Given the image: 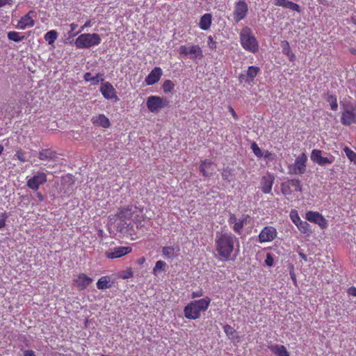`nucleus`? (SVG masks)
Here are the masks:
<instances>
[{
    "label": "nucleus",
    "instance_id": "c9c22d12",
    "mask_svg": "<svg viewBox=\"0 0 356 356\" xmlns=\"http://www.w3.org/2000/svg\"><path fill=\"white\" fill-rule=\"evenodd\" d=\"M326 100L327 102L330 103L331 109L332 111H337L338 108V104L336 96L327 94L326 97Z\"/></svg>",
    "mask_w": 356,
    "mask_h": 356
},
{
    "label": "nucleus",
    "instance_id": "49530a36",
    "mask_svg": "<svg viewBox=\"0 0 356 356\" xmlns=\"http://www.w3.org/2000/svg\"><path fill=\"white\" fill-rule=\"evenodd\" d=\"M92 26V22L90 19L88 20L86 22V23L80 28V29L77 31V32H75L72 36H76V35H78L79 33H81L82 31H83L86 28L88 27H90Z\"/></svg>",
    "mask_w": 356,
    "mask_h": 356
},
{
    "label": "nucleus",
    "instance_id": "bb28decb",
    "mask_svg": "<svg viewBox=\"0 0 356 356\" xmlns=\"http://www.w3.org/2000/svg\"><path fill=\"white\" fill-rule=\"evenodd\" d=\"M250 218L248 215H243L241 218H238L237 222L232 227L234 232L240 235L242 233V229L245 225L247 224L248 220Z\"/></svg>",
    "mask_w": 356,
    "mask_h": 356
},
{
    "label": "nucleus",
    "instance_id": "09e8293b",
    "mask_svg": "<svg viewBox=\"0 0 356 356\" xmlns=\"http://www.w3.org/2000/svg\"><path fill=\"white\" fill-rule=\"evenodd\" d=\"M250 147L255 156H261V149L255 143H252Z\"/></svg>",
    "mask_w": 356,
    "mask_h": 356
},
{
    "label": "nucleus",
    "instance_id": "8fccbe9b",
    "mask_svg": "<svg viewBox=\"0 0 356 356\" xmlns=\"http://www.w3.org/2000/svg\"><path fill=\"white\" fill-rule=\"evenodd\" d=\"M207 44L211 49H215L216 48V42L211 35L208 37Z\"/></svg>",
    "mask_w": 356,
    "mask_h": 356
},
{
    "label": "nucleus",
    "instance_id": "b1692460",
    "mask_svg": "<svg viewBox=\"0 0 356 356\" xmlns=\"http://www.w3.org/2000/svg\"><path fill=\"white\" fill-rule=\"evenodd\" d=\"M132 207H133V205H128L127 207L120 208L118 213L116 214L117 217L121 221H126L127 220H131L132 211H133Z\"/></svg>",
    "mask_w": 356,
    "mask_h": 356
},
{
    "label": "nucleus",
    "instance_id": "2eb2a0df",
    "mask_svg": "<svg viewBox=\"0 0 356 356\" xmlns=\"http://www.w3.org/2000/svg\"><path fill=\"white\" fill-rule=\"evenodd\" d=\"M92 282L93 279L85 273L79 274L77 277L73 280V282L79 291L86 289L92 284Z\"/></svg>",
    "mask_w": 356,
    "mask_h": 356
},
{
    "label": "nucleus",
    "instance_id": "6e6d98bb",
    "mask_svg": "<svg viewBox=\"0 0 356 356\" xmlns=\"http://www.w3.org/2000/svg\"><path fill=\"white\" fill-rule=\"evenodd\" d=\"M133 276H134L133 271L131 270V269H129L126 271L125 275L122 276V278L128 279V278L132 277Z\"/></svg>",
    "mask_w": 356,
    "mask_h": 356
},
{
    "label": "nucleus",
    "instance_id": "a19ab883",
    "mask_svg": "<svg viewBox=\"0 0 356 356\" xmlns=\"http://www.w3.org/2000/svg\"><path fill=\"white\" fill-rule=\"evenodd\" d=\"M56 154H61L60 153H58L56 152H55L54 150L51 149H42L40 152V156H55Z\"/></svg>",
    "mask_w": 356,
    "mask_h": 356
},
{
    "label": "nucleus",
    "instance_id": "0e129e2a",
    "mask_svg": "<svg viewBox=\"0 0 356 356\" xmlns=\"http://www.w3.org/2000/svg\"><path fill=\"white\" fill-rule=\"evenodd\" d=\"M201 296H202V293H195V292H193L192 293V298H196V297H200Z\"/></svg>",
    "mask_w": 356,
    "mask_h": 356
},
{
    "label": "nucleus",
    "instance_id": "c03bdc74",
    "mask_svg": "<svg viewBox=\"0 0 356 356\" xmlns=\"http://www.w3.org/2000/svg\"><path fill=\"white\" fill-rule=\"evenodd\" d=\"M223 330L227 336L229 337H232L234 334L236 333L235 330L229 325H225L223 327Z\"/></svg>",
    "mask_w": 356,
    "mask_h": 356
},
{
    "label": "nucleus",
    "instance_id": "6e6552de",
    "mask_svg": "<svg viewBox=\"0 0 356 356\" xmlns=\"http://www.w3.org/2000/svg\"><path fill=\"white\" fill-rule=\"evenodd\" d=\"M168 104L166 99L159 96H150L147 99V107L152 113H158Z\"/></svg>",
    "mask_w": 356,
    "mask_h": 356
},
{
    "label": "nucleus",
    "instance_id": "7ed1b4c3",
    "mask_svg": "<svg viewBox=\"0 0 356 356\" xmlns=\"http://www.w3.org/2000/svg\"><path fill=\"white\" fill-rule=\"evenodd\" d=\"M241 44L244 49L251 53H256L259 50L257 40L252 30L246 26L241 29L240 33Z\"/></svg>",
    "mask_w": 356,
    "mask_h": 356
},
{
    "label": "nucleus",
    "instance_id": "f3484780",
    "mask_svg": "<svg viewBox=\"0 0 356 356\" xmlns=\"http://www.w3.org/2000/svg\"><path fill=\"white\" fill-rule=\"evenodd\" d=\"M35 13L33 10H30L18 21L17 28L24 30L26 27L33 26L35 22L33 17H35Z\"/></svg>",
    "mask_w": 356,
    "mask_h": 356
},
{
    "label": "nucleus",
    "instance_id": "393cba45",
    "mask_svg": "<svg viewBox=\"0 0 356 356\" xmlns=\"http://www.w3.org/2000/svg\"><path fill=\"white\" fill-rule=\"evenodd\" d=\"M269 350L276 356H290L286 347L283 345L273 344L268 346Z\"/></svg>",
    "mask_w": 356,
    "mask_h": 356
},
{
    "label": "nucleus",
    "instance_id": "473e14b6",
    "mask_svg": "<svg viewBox=\"0 0 356 356\" xmlns=\"http://www.w3.org/2000/svg\"><path fill=\"white\" fill-rule=\"evenodd\" d=\"M166 266H167V264H166V263L165 261H163L162 260L157 261L156 262V264H155L154 267L153 268L152 273L155 276H157L158 274L161 271H165V270Z\"/></svg>",
    "mask_w": 356,
    "mask_h": 356
},
{
    "label": "nucleus",
    "instance_id": "58836bf2",
    "mask_svg": "<svg viewBox=\"0 0 356 356\" xmlns=\"http://www.w3.org/2000/svg\"><path fill=\"white\" fill-rule=\"evenodd\" d=\"M289 216H290L291 220L296 225L301 220V219L298 215V213L296 209L291 210Z\"/></svg>",
    "mask_w": 356,
    "mask_h": 356
},
{
    "label": "nucleus",
    "instance_id": "9d476101",
    "mask_svg": "<svg viewBox=\"0 0 356 356\" xmlns=\"http://www.w3.org/2000/svg\"><path fill=\"white\" fill-rule=\"evenodd\" d=\"M277 235L276 229L272 226H266L260 232L258 236L259 243L273 241Z\"/></svg>",
    "mask_w": 356,
    "mask_h": 356
},
{
    "label": "nucleus",
    "instance_id": "4468645a",
    "mask_svg": "<svg viewBox=\"0 0 356 356\" xmlns=\"http://www.w3.org/2000/svg\"><path fill=\"white\" fill-rule=\"evenodd\" d=\"M131 251L132 248L130 246L116 247L110 251L106 252V257L111 259L120 258L131 253Z\"/></svg>",
    "mask_w": 356,
    "mask_h": 356
},
{
    "label": "nucleus",
    "instance_id": "0eeeda50",
    "mask_svg": "<svg viewBox=\"0 0 356 356\" xmlns=\"http://www.w3.org/2000/svg\"><path fill=\"white\" fill-rule=\"evenodd\" d=\"M341 122L342 124L349 126L356 122V106L352 104L344 106L341 114Z\"/></svg>",
    "mask_w": 356,
    "mask_h": 356
},
{
    "label": "nucleus",
    "instance_id": "864d4df0",
    "mask_svg": "<svg viewBox=\"0 0 356 356\" xmlns=\"http://www.w3.org/2000/svg\"><path fill=\"white\" fill-rule=\"evenodd\" d=\"M343 152L346 156H356V154L348 147L343 148Z\"/></svg>",
    "mask_w": 356,
    "mask_h": 356
},
{
    "label": "nucleus",
    "instance_id": "3c124183",
    "mask_svg": "<svg viewBox=\"0 0 356 356\" xmlns=\"http://www.w3.org/2000/svg\"><path fill=\"white\" fill-rule=\"evenodd\" d=\"M70 31L69 32L70 37H73L72 35L74 33V31L78 27V25L74 23H72L70 24Z\"/></svg>",
    "mask_w": 356,
    "mask_h": 356
},
{
    "label": "nucleus",
    "instance_id": "c85d7f7f",
    "mask_svg": "<svg viewBox=\"0 0 356 356\" xmlns=\"http://www.w3.org/2000/svg\"><path fill=\"white\" fill-rule=\"evenodd\" d=\"M112 286L111 277L108 275L102 276L97 282V288L99 290H104Z\"/></svg>",
    "mask_w": 356,
    "mask_h": 356
},
{
    "label": "nucleus",
    "instance_id": "aec40b11",
    "mask_svg": "<svg viewBox=\"0 0 356 356\" xmlns=\"http://www.w3.org/2000/svg\"><path fill=\"white\" fill-rule=\"evenodd\" d=\"M162 75V70L160 67H154L148 76L145 78L146 84L148 86L157 83Z\"/></svg>",
    "mask_w": 356,
    "mask_h": 356
},
{
    "label": "nucleus",
    "instance_id": "774afa93",
    "mask_svg": "<svg viewBox=\"0 0 356 356\" xmlns=\"http://www.w3.org/2000/svg\"><path fill=\"white\" fill-rule=\"evenodd\" d=\"M6 5L5 0H0V8Z\"/></svg>",
    "mask_w": 356,
    "mask_h": 356
},
{
    "label": "nucleus",
    "instance_id": "37998d69",
    "mask_svg": "<svg viewBox=\"0 0 356 356\" xmlns=\"http://www.w3.org/2000/svg\"><path fill=\"white\" fill-rule=\"evenodd\" d=\"M281 47L282 49V52L284 54L286 55L287 54H289L290 51H291L289 43L286 40H284L281 42Z\"/></svg>",
    "mask_w": 356,
    "mask_h": 356
},
{
    "label": "nucleus",
    "instance_id": "ddd939ff",
    "mask_svg": "<svg viewBox=\"0 0 356 356\" xmlns=\"http://www.w3.org/2000/svg\"><path fill=\"white\" fill-rule=\"evenodd\" d=\"M307 157H297L295 163L289 165V174L302 175L306 170V162Z\"/></svg>",
    "mask_w": 356,
    "mask_h": 356
},
{
    "label": "nucleus",
    "instance_id": "bf43d9fd",
    "mask_svg": "<svg viewBox=\"0 0 356 356\" xmlns=\"http://www.w3.org/2000/svg\"><path fill=\"white\" fill-rule=\"evenodd\" d=\"M286 56H288L290 61H293L296 58V56L292 51H290L289 54H287Z\"/></svg>",
    "mask_w": 356,
    "mask_h": 356
},
{
    "label": "nucleus",
    "instance_id": "f8f14e48",
    "mask_svg": "<svg viewBox=\"0 0 356 356\" xmlns=\"http://www.w3.org/2000/svg\"><path fill=\"white\" fill-rule=\"evenodd\" d=\"M47 181V175L44 172H38L31 178L28 179L26 182L27 186L33 190L37 191L40 186Z\"/></svg>",
    "mask_w": 356,
    "mask_h": 356
},
{
    "label": "nucleus",
    "instance_id": "7c9ffc66",
    "mask_svg": "<svg viewBox=\"0 0 356 356\" xmlns=\"http://www.w3.org/2000/svg\"><path fill=\"white\" fill-rule=\"evenodd\" d=\"M83 78L86 81H91L94 84H97L99 82L104 81V74L98 73L96 76H92L90 72H86Z\"/></svg>",
    "mask_w": 356,
    "mask_h": 356
},
{
    "label": "nucleus",
    "instance_id": "a878e982",
    "mask_svg": "<svg viewBox=\"0 0 356 356\" xmlns=\"http://www.w3.org/2000/svg\"><path fill=\"white\" fill-rule=\"evenodd\" d=\"M274 4L277 6L300 12V6L297 3L288 0H274Z\"/></svg>",
    "mask_w": 356,
    "mask_h": 356
},
{
    "label": "nucleus",
    "instance_id": "2f4dec72",
    "mask_svg": "<svg viewBox=\"0 0 356 356\" xmlns=\"http://www.w3.org/2000/svg\"><path fill=\"white\" fill-rule=\"evenodd\" d=\"M8 40L14 41L15 42H19L24 40L25 36L19 32L9 31L7 34Z\"/></svg>",
    "mask_w": 356,
    "mask_h": 356
},
{
    "label": "nucleus",
    "instance_id": "69168bd1",
    "mask_svg": "<svg viewBox=\"0 0 356 356\" xmlns=\"http://www.w3.org/2000/svg\"><path fill=\"white\" fill-rule=\"evenodd\" d=\"M299 255L302 259L307 261V256L304 253L300 252Z\"/></svg>",
    "mask_w": 356,
    "mask_h": 356
},
{
    "label": "nucleus",
    "instance_id": "cd10ccee",
    "mask_svg": "<svg viewBox=\"0 0 356 356\" xmlns=\"http://www.w3.org/2000/svg\"><path fill=\"white\" fill-rule=\"evenodd\" d=\"M212 22V15L211 13H205L200 20L199 26L202 30L207 31L210 29Z\"/></svg>",
    "mask_w": 356,
    "mask_h": 356
},
{
    "label": "nucleus",
    "instance_id": "dca6fc26",
    "mask_svg": "<svg viewBox=\"0 0 356 356\" xmlns=\"http://www.w3.org/2000/svg\"><path fill=\"white\" fill-rule=\"evenodd\" d=\"M100 91L104 97L106 99H113L114 102L119 100L116 95L115 89L109 82L103 83L100 88Z\"/></svg>",
    "mask_w": 356,
    "mask_h": 356
},
{
    "label": "nucleus",
    "instance_id": "6ab92c4d",
    "mask_svg": "<svg viewBox=\"0 0 356 356\" xmlns=\"http://www.w3.org/2000/svg\"><path fill=\"white\" fill-rule=\"evenodd\" d=\"M132 211L131 220L136 224L137 227H139L141 226L142 222L145 220L144 209L143 207L133 205Z\"/></svg>",
    "mask_w": 356,
    "mask_h": 356
},
{
    "label": "nucleus",
    "instance_id": "39448f33",
    "mask_svg": "<svg viewBox=\"0 0 356 356\" xmlns=\"http://www.w3.org/2000/svg\"><path fill=\"white\" fill-rule=\"evenodd\" d=\"M280 190L282 194L287 199L293 198L296 193L302 192V184L298 179H287L281 183Z\"/></svg>",
    "mask_w": 356,
    "mask_h": 356
},
{
    "label": "nucleus",
    "instance_id": "680f3d73",
    "mask_svg": "<svg viewBox=\"0 0 356 356\" xmlns=\"http://www.w3.org/2000/svg\"><path fill=\"white\" fill-rule=\"evenodd\" d=\"M311 156H321V151L316 150V149H314L312 151V155Z\"/></svg>",
    "mask_w": 356,
    "mask_h": 356
},
{
    "label": "nucleus",
    "instance_id": "a18cd8bd",
    "mask_svg": "<svg viewBox=\"0 0 356 356\" xmlns=\"http://www.w3.org/2000/svg\"><path fill=\"white\" fill-rule=\"evenodd\" d=\"M8 214L5 211L0 213V229L6 226V222L8 219Z\"/></svg>",
    "mask_w": 356,
    "mask_h": 356
},
{
    "label": "nucleus",
    "instance_id": "13d9d810",
    "mask_svg": "<svg viewBox=\"0 0 356 356\" xmlns=\"http://www.w3.org/2000/svg\"><path fill=\"white\" fill-rule=\"evenodd\" d=\"M229 111L230 113L232 114V115L234 117V118L235 120H237L238 116H237L236 112L234 111V108L230 106V107H229Z\"/></svg>",
    "mask_w": 356,
    "mask_h": 356
},
{
    "label": "nucleus",
    "instance_id": "4be33fe9",
    "mask_svg": "<svg viewBox=\"0 0 356 356\" xmlns=\"http://www.w3.org/2000/svg\"><path fill=\"white\" fill-rule=\"evenodd\" d=\"M91 121L94 125L99 126L103 128H108L111 126L109 119L104 114L93 116Z\"/></svg>",
    "mask_w": 356,
    "mask_h": 356
},
{
    "label": "nucleus",
    "instance_id": "c756f323",
    "mask_svg": "<svg viewBox=\"0 0 356 356\" xmlns=\"http://www.w3.org/2000/svg\"><path fill=\"white\" fill-rule=\"evenodd\" d=\"M260 69L256 66H250L247 70L245 82L250 83L257 75Z\"/></svg>",
    "mask_w": 356,
    "mask_h": 356
},
{
    "label": "nucleus",
    "instance_id": "72a5a7b5",
    "mask_svg": "<svg viewBox=\"0 0 356 356\" xmlns=\"http://www.w3.org/2000/svg\"><path fill=\"white\" fill-rule=\"evenodd\" d=\"M58 38V33L55 30L48 31L44 36V40L49 44L54 43Z\"/></svg>",
    "mask_w": 356,
    "mask_h": 356
},
{
    "label": "nucleus",
    "instance_id": "f704fd0d",
    "mask_svg": "<svg viewBox=\"0 0 356 356\" xmlns=\"http://www.w3.org/2000/svg\"><path fill=\"white\" fill-rule=\"evenodd\" d=\"M296 227L299 229V231L303 234H309L311 233L310 225L306 221L300 220L297 225Z\"/></svg>",
    "mask_w": 356,
    "mask_h": 356
},
{
    "label": "nucleus",
    "instance_id": "412c9836",
    "mask_svg": "<svg viewBox=\"0 0 356 356\" xmlns=\"http://www.w3.org/2000/svg\"><path fill=\"white\" fill-rule=\"evenodd\" d=\"M200 169L204 177H209L216 171V165L213 163L206 160L200 165Z\"/></svg>",
    "mask_w": 356,
    "mask_h": 356
},
{
    "label": "nucleus",
    "instance_id": "603ef678",
    "mask_svg": "<svg viewBox=\"0 0 356 356\" xmlns=\"http://www.w3.org/2000/svg\"><path fill=\"white\" fill-rule=\"evenodd\" d=\"M237 220L238 218H236V216L234 214H231L228 220V222L229 225L233 224L234 225Z\"/></svg>",
    "mask_w": 356,
    "mask_h": 356
},
{
    "label": "nucleus",
    "instance_id": "5fc2aeb1",
    "mask_svg": "<svg viewBox=\"0 0 356 356\" xmlns=\"http://www.w3.org/2000/svg\"><path fill=\"white\" fill-rule=\"evenodd\" d=\"M348 293L349 296L356 297V287L351 286L348 289Z\"/></svg>",
    "mask_w": 356,
    "mask_h": 356
},
{
    "label": "nucleus",
    "instance_id": "5701e85b",
    "mask_svg": "<svg viewBox=\"0 0 356 356\" xmlns=\"http://www.w3.org/2000/svg\"><path fill=\"white\" fill-rule=\"evenodd\" d=\"M180 248L179 245L173 246H164L162 248V254L164 258L172 259L177 257L179 253Z\"/></svg>",
    "mask_w": 356,
    "mask_h": 356
},
{
    "label": "nucleus",
    "instance_id": "a211bd4d",
    "mask_svg": "<svg viewBox=\"0 0 356 356\" xmlns=\"http://www.w3.org/2000/svg\"><path fill=\"white\" fill-rule=\"evenodd\" d=\"M275 181L273 175L267 174L261 177L260 181V188L264 193L268 194L271 192L272 187Z\"/></svg>",
    "mask_w": 356,
    "mask_h": 356
},
{
    "label": "nucleus",
    "instance_id": "338daca9",
    "mask_svg": "<svg viewBox=\"0 0 356 356\" xmlns=\"http://www.w3.org/2000/svg\"><path fill=\"white\" fill-rule=\"evenodd\" d=\"M351 162L356 165V157H348Z\"/></svg>",
    "mask_w": 356,
    "mask_h": 356
},
{
    "label": "nucleus",
    "instance_id": "de8ad7c7",
    "mask_svg": "<svg viewBox=\"0 0 356 356\" xmlns=\"http://www.w3.org/2000/svg\"><path fill=\"white\" fill-rule=\"evenodd\" d=\"M265 264L266 266L271 267L274 264V258L270 253H267L265 259Z\"/></svg>",
    "mask_w": 356,
    "mask_h": 356
},
{
    "label": "nucleus",
    "instance_id": "e433bc0d",
    "mask_svg": "<svg viewBox=\"0 0 356 356\" xmlns=\"http://www.w3.org/2000/svg\"><path fill=\"white\" fill-rule=\"evenodd\" d=\"M222 177L225 181L231 182L234 179L233 170L229 168H225L222 172Z\"/></svg>",
    "mask_w": 356,
    "mask_h": 356
},
{
    "label": "nucleus",
    "instance_id": "20e7f679",
    "mask_svg": "<svg viewBox=\"0 0 356 356\" xmlns=\"http://www.w3.org/2000/svg\"><path fill=\"white\" fill-rule=\"evenodd\" d=\"M102 42L100 35L97 33H82L74 41L77 49H89L99 45Z\"/></svg>",
    "mask_w": 356,
    "mask_h": 356
},
{
    "label": "nucleus",
    "instance_id": "1a4fd4ad",
    "mask_svg": "<svg viewBox=\"0 0 356 356\" xmlns=\"http://www.w3.org/2000/svg\"><path fill=\"white\" fill-rule=\"evenodd\" d=\"M248 11L247 3L243 0H240L234 3L233 17L236 22H239L243 19Z\"/></svg>",
    "mask_w": 356,
    "mask_h": 356
},
{
    "label": "nucleus",
    "instance_id": "4c0bfd02",
    "mask_svg": "<svg viewBox=\"0 0 356 356\" xmlns=\"http://www.w3.org/2000/svg\"><path fill=\"white\" fill-rule=\"evenodd\" d=\"M313 161L319 165H324L326 163H332V157H312Z\"/></svg>",
    "mask_w": 356,
    "mask_h": 356
},
{
    "label": "nucleus",
    "instance_id": "e2e57ef3",
    "mask_svg": "<svg viewBox=\"0 0 356 356\" xmlns=\"http://www.w3.org/2000/svg\"><path fill=\"white\" fill-rule=\"evenodd\" d=\"M245 79H246V76L244 75V74H241L239 76V80L241 82H243V81H245Z\"/></svg>",
    "mask_w": 356,
    "mask_h": 356
},
{
    "label": "nucleus",
    "instance_id": "4d7b16f0",
    "mask_svg": "<svg viewBox=\"0 0 356 356\" xmlns=\"http://www.w3.org/2000/svg\"><path fill=\"white\" fill-rule=\"evenodd\" d=\"M24 356H35V354L32 350H26L24 352Z\"/></svg>",
    "mask_w": 356,
    "mask_h": 356
},
{
    "label": "nucleus",
    "instance_id": "79ce46f5",
    "mask_svg": "<svg viewBox=\"0 0 356 356\" xmlns=\"http://www.w3.org/2000/svg\"><path fill=\"white\" fill-rule=\"evenodd\" d=\"M289 275L292 280L293 284L295 286H298V281L294 271V267L293 265L289 266Z\"/></svg>",
    "mask_w": 356,
    "mask_h": 356
},
{
    "label": "nucleus",
    "instance_id": "f257e3e1",
    "mask_svg": "<svg viewBox=\"0 0 356 356\" xmlns=\"http://www.w3.org/2000/svg\"><path fill=\"white\" fill-rule=\"evenodd\" d=\"M238 238L230 232H217L215 238V248L220 259L229 261L235 252H238Z\"/></svg>",
    "mask_w": 356,
    "mask_h": 356
},
{
    "label": "nucleus",
    "instance_id": "ea45409f",
    "mask_svg": "<svg viewBox=\"0 0 356 356\" xmlns=\"http://www.w3.org/2000/svg\"><path fill=\"white\" fill-rule=\"evenodd\" d=\"M175 88V84L170 80H165L163 84V90L164 92H171Z\"/></svg>",
    "mask_w": 356,
    "mask_h": 356
},
{
    "label": "nucleus",
    "instance_id": "052dcab7",
    "mask_svg": "<svg viewBox=\"0 0 356 356\" xmlns=\"http://www.w3.org/2000/svg\"><path fill=\"white\" fill-rule=\"evenodd\" d=\"M145 262V258L144 257H140L137 261V264L139 265H143Z\"/></svg>",
    "mask_w": 356,
    "mask_h": 356
},
{
    "label": "nucleus",
    "instance_id": "9b49d317",
    "mask_svg": "<svg viewBox=\"0 0 356 356\" xmlns=\"http://www.w3.org/2000/svg\"><path fill=\"white\" fill-rule=\"evenodd\" d=\"M307 220L317 224L321 229H325L328 226L327 220L323 215L317 211H307L305 214Z\"/></svg>",
    "mask_w": 356,
    "mask_h": 356
},
{
    "label": "nucleus",
    "instance_id": "423d86ee",
    "mask_svg": "<svg viewBox=\"0 0 356 356\" xmlns=\"http://www.w3.org/2000/svg\"><path fill=\"white\" fill-rule=\"evenodd\" d=\"M179 53L182 56H188L191 60H200L204 56L202 49L198 45H181L179 47Z\"/></svg>",
    "mask_w": 356,
    "mask_h": 356
},
{
    "label": "nucleus",
    "instance_id": "f03ea898",
    "mask_svg": "<svg viewBox=\"0 0 356 356\" xmlns=\"http://www.w3.org/2000/svg\"><path fill=\"white\" fill-rule=\"evenodd\" d=\"M211 298L206 296L202 299L192 300L184 309V315L187 319L196 320L200 318L201 313L207 310Z\"/></svg>",
    "mask_w": 356,
    "mask_h": 356
}]
</instances>
